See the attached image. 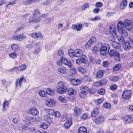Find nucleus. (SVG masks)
<instances>
[{
    "instance_id": "obj_1",
    "label": "nucleus",
    "mask_w": 133,
    "mask_h": 133,
    "mask_svg": "<svg viewBox=\"0 0 133 133\" xmlns=\"http://www.w3.org/2000/svg\"><path fill=\"white\" fill-rule=\"evenodd\" d=\"M68 54L71 57H80L82 55V51L80 49H78L74 50L70 49L68 51Z\"/></svg>"
},
{
    "instance_id": "obj_2",
    "label": "nucleus",
    "mask_w": 133,
    "mask_h": 133,
    "mask_svg": "<svg viewBox=\"0 0 133 133\" xmlns=\"http://www.w3.org/2000/svg\"><path fill=\"white\" fill-rule=\"evenodd\" d=\"M110 49V46L107 44H104L100 48V53L101 55L103 56H106L109 54Z\"/></svg>"
},
{
    "instance_id": "obj_3",
    "label": "nucleus",
    "mask_w": 133,
    "mask_h": 133,
    "mask_svg": "<svg viewBox=\"0 0 133 133\" xmlns=\"http://www.w3.org/2000/svg\"><path fill=\"white\" fill-rule=\"evenodd\" d=\"M105 118L102 115H100L92 119L93 121L96 124H101L103 122Z\"/></svg>"
},
{
    "instance_id": "obj_4",
    "label": "nucleus",
    "mask_w": 133,
    "mask_h": 133,
    "mask_svg": "<svg viewBox=\"0 0 133 133\" xmlns=\"http://www.w3.org/2000/svg\"><path fill=\"white\" fill-rule=\"evenodd\" d=\"M73 110V115L75 117H78L79 116L82 112V109L77 107H75Z\"/></svg>"
},
{
    "instance_id": "obj_5",
    "label": "nucleus",
    "mask_w": 133,
    "mask_h": 133,
    "mask_svg": "<svg viewBox=\"0 0 133 133\" xmlns=\"http://www.w3.org/2000/svg\"><path fill=\"white\" fill-rule=\"evenodd\" d=\"M81 90L80 96L82 97H84L87 94L88 91V88L87 86H82L81 87Z\"/></svg>"
},
{
    "instance_id": "obj_6",
    "label": "nucleus",
    "mask_w": 133,
    "mask_h": 133,
    "mask_svg": "<svg viewBox=\"0 0 133 133\" xmlns=\"http://www.w3.org/2000/svg\"><path fill=\"white\" fill-rule=\"evenodd\" d=\"M109 30L110 34L113 36V38L117 37L116 29L114 26H109Z\"/></svg>"
},
{
    "instance_id": "obj_7",
    "label": "nucleus",
    "mask_w": 133,
    "mask_h": 133,
    "mask_svg": "<svg viewBox=\"0 0 133 133\" xmlns=\"http://www.w3.org/2000/svg\"><path fill=\"white\" fill-rule=\"evenodd\" d=\"M26 112L27 113L34 116L37 115L39 114L38 111L35 108H30Z\"/></svg>"
},
{
    "instance_id": "obj_8",
    "label": "nucleus",
    "mask_w": 133,
    "mask_h": 133,
    "mask_svg": "<svg viewBox=\"0 0 133 133\" xmlns=\"http://www.w3.org/2000/svg\"><path fill=\"white\" fill-rule=\"evenodd\" d=\"M131 92L129 90H126L123 93L122 97L125 99H128L131 96Z\"/></svg>"
},
{
    "instance_id": "obj_9",
    "label": "nucleus",
    "mask_w": 133,
    "mask_h": 133,
    "mask_svg": "<svg viewBox=\"0 0 133 133\" xmlns=\"http://www.w3.org/2000/svg\"><path fill=\"white\" fill-rule=\"evenodd\" d=\"M124 25L126 29L130 30L131 29L132 27V24L131 21L128 19L125 20L124 21Z\"/></svg>"
},
{
    "instance_id": "obj_10",
    "label": "nucleus",
    "mask_w": 133,
    "mask_h": 133,
    "mask_svg": "<svg viewBox=\"0 0 133 133\" xmlns=\"http://www.w3.org/2000/svg\"><path fill=\"white\" fill-rule=\"evenodd\" d=\"M26 81V80L25 78L24 77H23L20 79L17 78L16 79L15 82V87H17L18 86V84H19V86L21 87L22 86V82L23 81L25 82Z\"/></svg>"
},
{
    "instance_id": "obj_11",
    "label": "nucleus",
    "mask_w": 133,
    "mask_h": 133,
    "mask_svg": "<svg viewBox=\"0 0 133 133\" xmlns=\"http://www.w3.org/2000/svg\"><path fill=\"white\" fill-rule=\"evenodd\" d=\"M41 20L39 16L38 17H30L29 19V22H33L34 23H37Z\"/></svg>"
},
{
    "instance_id": "obj_12",
    "label": "nucleus",
    "mask_w": 133,
    "mask_h": 133,
    "mask_svg": "<svg viewBox=\"0 0 133 133\" xmlns=\"http://www.w3.org/2000/svg\"><path fill=\"white\" fill-rule=\"evenodd\" d=\"M61 59L63 63H64L65 65L68 66V67H70L71 66V63L69 60H68L67 59L63 57H61Z\"/></svg>"
},
{
    "instance_id": "obj_13",
    "label": "nucleus",
    "mask_w": 133,
    "mask_h": 133,
    "mask_svg": "<svg viewBox=\"0 0 133 133\" xmlns=\"http://www.w3.org/2000/svg\"><path fill=\"white\" fill-rule=\"evenodd\" d=\"M26 36L24 35H15L13 36L12 37V39L18 41H21L23 38H25Z\"/></svg>"
},
{
    "instance_id": "obj_14",
    "label": "nucleus",
    "mask_w": 133,
    "mask_h": 133,
    "mask_svg": "<svg viewBox=\"0 0 133 133\" xmlns=\"http://www.w3.org/2000/svg\"><path fill=\"white\" fill-rule=\"evenodd\" d=\"M46 104L49 107H52L55 105L56 102L54 99H48L46 101Z\"/></svg>"
},
{
    "instance_id": "obj_15",
    "label": "nucleus",
    "mask_w": 133,
    "mask_h": 133,
    "mask_svg": "<svg viewBox=\"0 0 133 133\" xmlns=\"http://www.w3.org/2000/svg\"><path fill=\"white\" fill-rule=\"evenodd\" d=\"M102 46V43H100L94 46L92 49V51L94 53H96L97 51H100V48Z\"/></svg>"
},
{
    "instance_id": "obj_16",
    "label": "nucleus",
    "mask_w": 133,
    "mask_h": 133,
    "mask_svg": "<svg viewBox=\"0 0 133 133\" xmlns=\"http://www.w3.org/2000/svg\"><path fill=\"white\" fill-rule=\"evenodd\" d=\"M26 66L25 64L22 65H21L12 69V70L14 71V70H17L20 71H22L24 70L26 68Z\"/></svg>"
},
{
    "instance_id": "obj_17",
    "label": "nucleus",
    "mask_w": 133,
    "mask_h": 133,
    "mask_svg": "<svg viewBox=\"0 0 133 133\" xmlns=\"http://www.w3.org/2000/svg\"><path fill=\"white\" fill-rule=\"evenodd\" d=\"M123 121L126 122L127 121L129 123L133 121V115H130L127 116L123 118Z\"/></svg>"
},
{
    "instance_id": "obj_18",
    "label": "nucleus",
    "mask_w": 133,
    "mask_h": 133,
    "mask_svg": "<svg viewBox=\"0 0 133 133\" xmlns=\"http://www.w3.org/2000/svg\"><path fill=\"white\" fill-rule=\"evenodd\" d=\"M125 25L123 22L121 21H119L117 25V29L118 31L123 30L124 28Z\"/></svg>"
},
{
    "instance_id": "obj_19",
    "label": "nucleus",
    "mask_w": 133,
    "mask_h": 133,
    "mask_svg": "<svg viewBox=\"0 0 133 133\" xmlns=\"http://www.w3.org/2000/svg\"><path fill=\"white\" fill-rule=\"evenodd\" d=\"M111 40V41L113 42L112 43V45L113 47L117 49L120 48L121 47L120 44L117 42H114L115 41V39L114 38H112Z\"/></svg>"
},
{
    "instance_id": "obj_20",
    "label": "nucleus",
    "mask_w": 133,
    "mask_h": 133,
    "mask_svg": "<svg viewBox=\"0 0 133 133\" xmlns=\"http://www.w3.org/2000/svg\"><path fill=\"white\" fill-rule=\"evenodd\" d=\"M72 120L71 119H69L64 124V127L65 129L69 128L72 124Z\"/></svg>"
},
{
    "instance_id": "obj_21",
    "label": "nucleus",
    "mask_w": 133,
    "mask_h": 133,
    "mask_svg": "<svg viewBox=\"0 0 133 133\" xmlns=\"http://www.w3.org/2000/svg\"><path fill=\"white\" fill-rule=\"evenodd\" d=\"M68 88L65 87L63 88H58L57 89V91L59 94H63L68 91Z\"/></svg>"
},
{
    "instance_id": "obj_22",
    "label": "nucleus",
    "mask_w": 133,
    "mask_h": 133,
    "mask_svg": "<svg viewBox=\"0 0 133 133\" xmlns=\"http://www.w3.org/2000/svg\"><path fill=\"white\" fill-rule=\"evenodd\" d=\"M130 43L129 41L124 42L123 44V46L125 50L127 51L131 47Z\"/></svg>"
},
{
    "instance_id": "obj_23",
    "label": "nucleus",
    "mask_w": 133,
    "mask_h": 133,
    "mask_svg": "<svg viewBox=\"0 0 133 133\" xmlns=\"http://www.w3.org/2000/svg\"><path fill=\"white\" fill-rule=\"evenodd\" d=\"M70 83L74 85H77L80 83V81L79 79H72L70 81Z\"/></svg>"
},
{
    "instance_id": "obj_24",
    "label": "nucleus",
    "mask_w": 133,
    "mask_h": 133,
    "mask_svg": "<svg viewBox=\"0 0 133 133\" xmlns=\"http://www.w3.org/2000/svg\"><path fill=\"white\" fill-rule=\"evenodd\" d=\"M43 119L45 121L49 124L51 123L52 121V119L47 115H45L44 116Z\"/></svg>"
},
{
    "instance_id": "obj_25",
    "label": "nucleus",
    "mask_w": 133,
    "mask_h": 133,
    "mask_svg": "<svg viewBox=\"0 0 133 133\" xmlns=\"http://www.w3.org/2000/svg\"><path fill=\"white\" fill-rule=\"evenodd\" d=\"M99 113V110L97 108H95L91 113V116L92 117H95L97 116Z\"/></svg>"
},
{
    "instance_id": "obj_26",
    "label": "nucleus",
    "mask_w": 133,
    "mask_h": 133,
    "mask_svg": "<svg viewBox=\"0 0 133 133\" xmlns=\"http://www.w3.org/2000/svg\"><path fill=\"white\" fill-rule=\"evenodd\" d=\"M58 71L59 73L64 75L66 74L68 71L67 69L62 67L58 68Z\"/></svg>"
},
{
    "instance_id": "obj_27",
    "label": "nucleus",
    "mask_w": 133,
    "mask_h": 133,
    "mask_svg": "<svg viewBox=\"0 0 133 133\" xmlns=\"http://www.w3.org/2000/svg\"><path fill=\"white\" fill-rule=\"evenodd\" d=\"M104 74V71L103 70H100L97 73L96 76V78H100L103 76Z\"/></svg>"
},
{
    "instance_id": "obj_28",
    "label": "nucleus",
    "mask_w": 133,
    "mask_h": 133,
    "mask_svg": "<svg viewBox=\"0 0 133 133\" xmlns=\"http://www.w3.org/2000/svg\"><path fill=\"white\" fill-rule=\"evenodd\" d=\"M72 26L73 27V29H75L77 31H80L82 28V24H79L77 25H73Z\"/></svg>"
},
{
    "instance_id": "obj_29",
    "label": "nucleus",
    "mask_w": 133,
    "mask_h": 133,
    "mask_svg": "<svg viewBox=\"0 0 133 133\" xmlns=\"http://www.w3.org/2000/svg\"><path fill=\"white\" fill-rule=\"evenodd\" d=\"M127 4V0H124L121 3L120 7L121 9H124Z\"/></svg>"
},
{
    "instance_id": "obj_30",
    "label": "nucleus",
    "mask_w": 133,
    "mask_h": 133,
    "mask_svg": "<svg viewBox=\"0 0 133 133\" xmlns=\"http://www.w3.org/2000/svg\"><path fill=\"white\" fill-rule=\"evenodd\" d=\"M45 111L46 113L48 114L51 115H53L54 114V111L52 109H49L48 108H46L45 109Z\"/></svg>"
},
{
    "instance_id": "obj_31",
    "label": "nucleus",
    "mask_w": 133,
    "mask_h": 133,
    "mask_svg": "<svg viewBox=\"0 0 133 133\" xmlns=\"http://www.w3.org/2000/svg\"><path fill=\"white\" fill-rule=\"evenodd\" d=\"M87 129L84 127H81L78 129V133H87Z\"/></svg>"
},
{
    "instance_id": "obj_32",
    "label": "nucleus",
    "mask_w": 133,
    "mask_h": 133,
    "mask_svg": "<svg viewBox=\"0 0 133 133\" xmlns=\"http://www.w3.org/2000/svg\"><path fill=\"white\" fill-rule=\"evenodd\" d=\"M67 91L68 93L70 95H74L76 94V90L72 88H70L69 90H68Z\"/></svg>"
},
{
    "instance_id": "obj_33",
    "label": "nucleus",
    "mask_w": 133,
    "mask_h": 133,
    "mask_svg": "<svg viewBox=\"0 0 133 133\" xmlns=\"http://www.w3.org/2000/svg\"><path fill=\"white\" fill-rule=\"evenodd\" d=\"M120 54L118 51H116V54L114 56L115 59L117 61H119L120 60Z\"/></svg>"
},
{
    "instance_id": "obj_34",
    "label": "nucleus",
    "mask_w": 133,
    "mask_h": 133,
    "mask_svg": "<svg viewBox=\"0 0 133 133\" xmlns=\"http://www.w3.org/2000/svg\"><path fill=\"white\" fill-rule=\"evenodd\" d=\"M121 33V35L124 37H127L128 35V34L127 31L125 30H123L119 32Z\"/></svg>"
},
{
    "instance_id": "obj_35",
    "label": "nucleus",
    "mask_w": 133,
    "mask_h": 133,
    "mask_svg": "<svg viewBox=\"0 0 133 133\" xmlns=\"http://www.w3.org/2000/svg\"><path fill=\"white\" fill-rule=\"evenodd\" d=\"M116 51H115L113 49H111L110 51H109V54L110 57H114L116 54Z\"/></svg>"
},
{
    "instance_id": "obj_36",
    "label": "nucleus",
    "mask_w": 133,
    "mask_h": 133,
    "mask_svg": "<svg viewBox=\"0 0 133 133\" xmlns=\"http://www.w3.org/2000/svg\"><path fill=\"white\" fill-rule=\"evenodd\" d=\"M46 92L49 95L53 96L54 95V92L53 90L48 88L46 90Z\"/></svg>"
},
{
    "instance_id": "obj_37",
    "label": "nucleus",
    "mask_w": 133,
    "mask_h": 133,
    "mask_svg": "<svg viewBox=\"0 0 133 133\" xmlns=\"http://www.w3.org/2000/svg\"><path fill=\"white\" fill-rule=\"evenodd\" d=\"M82 57L80 58L82 63H85L87 61V57L84 55H82Z\"/></svg>"
},
{
    "instance_id": "obj_38",
    "label": "nucleus",
    "mask_w": 133,
    "mask_h": 133,
    "mask_svg": "<svg viewBox=\"0 0 133 133\" xmlns=\"http://www.w3.org/2000/svg\"><path fill=\"white\" fill-rule=\"evenodd\" d=\"M77 69L78 71L82 74H84L86 72V70L84 69L81 66H78L77 67Z\"/></svg>"
},
{
    "instance_id": "obj_39",
    "label": "nucleus",
    "mask_w": 133,
    "mask_h": 133,
    "mask_svg": "<svg viewBox=\"0 0 133 133\" xmlns=\"http://www.w3.org/2000/svg\"><path fill=\"white\" fill-rule=\"evenodd\" d=\"M41 14V12L38 9H36L33 15V17H35L36 16H38Z\"/></svg>"
},
{
    "instance_id": "obj_40",
    "label": "nucleus",
    "mask_w": 133,
    "mask_h": 133,
    "mask_svg": "<svg viewBox=\"0 0 133 133\" xmlns=\"http://www.w3.org/2000/svg\"><path fill=\"white\" fill-rule=\"evenodd\" d=\"M58 88H63L67 87L65 85V84L64 82H59L58 84Z\"/></svg>"
},
{
    "instance_id": "obj_41",
    "label": "nucleus",
    "mask_w": 133,
    "mask_h": 133,
    "mask_svg": "<svg viewBox=\"0 0 133 133\" xmlns=\"http://www.w3.org/2000/svg\"><path fill=\"white\" fill-rule=\"evenodd\" d=\"M40 127L41 128H43L44 129H46L48 128L47 124L45 123L42 122L40 124Z\"/></svg>"
},
{
    "instance_id": "obj_42",
    "label": "nucleus",
    "mask_w": 133,
    "mask_h": 133,
    "mask_svg": "<svg viewBox=\"0 0 133 133\" xmlns=\"http://www.w3.org/2000/svg\"><path fill=\"white\" fill-rule=\"evenodd\" d=\"M121 66L120 64H117L115 67H114L113 69V70L114 71H116L119 69V68H121Z\"/></svg>"
},
{
    "instance_id": "obj_43",
    "label": "nucleus",
    "mask_w": 133,
    "mask_h": 133,
    "mask_svg": "<svg viewBox=\"0 0 133 133\" xmlns=\"http://www.w3.org/2000/svg\"><path fill=\"white\" fill-rule=\"evenodd\" d=\"M89 6L88 3H86L84 4L82 7V9L84 10L87 8H89Z\"/></svg>"
},
{
    "instance_id": "obj_44",
    "label": "nucleus",
    "mask_w": 133,
    "mask_h": 133,
    "mask_svg": "<svg viewBox=\"0 0 133 133\" xmlns=\"http://www.w3.org/2000/svg\"><path fill=\"white\" fill-rule=\"evenodd\" d=\"M118 40L120 43L123 42L124 41V37L122 36H118L117 37Z\"/></svg>"
},
{
    "instance_id": "obj_45",
    "label": "nucleus",
    "mask_w": 133,
    "mask_h": 133,
    "mask_svg": "<svg viewBox=\"0 0 133 133\" xmlns=\"http://www.w3.org/2000/svg\"><path fill=\"white\" fill-rule=\"evenodd\" d=\"M9 55L10 57H11L13 59L16 58L17 57L16 54L15 53L13 52L9 54Z\"/></svg>"
},
{
    "instance_id": "obj_46",
    "label": "nucleus",
    "mask_w": 133,
    "mask_h": 133,
    "mask_svg": "<svg viewBox=\"0 0 133 133\" xmlns=\"http://www.w3.org/2000/svg\"><path fill=\"white\" fill-rule=\"evenodd\" d=\"M25 119L26 120L32 122L34 121L35 119L34 118L29 116H27L26 117Z\"/></svg>"
},
{
    "instance_id": "obj_47",
    "label": "nucleus",
    "mask_w": 133,
    "mask_h": 133,
    "mask_svg": "<svg viewBox=\"0 0 133 133\" xmlns=\"http://www.w3.org/2000/svg\"><path fill=\"white\" fill-rule=\"evenodd\" d=\"M9 102L7 101L5 102L3 104V110L5 111L6 110V108L5 106H8L9 105Z\"/></svg>"
},
{
    "instance_id": "obj_48",
    "label": "nucleus",
    "mask_w": 133,
    "mask_h": 133,
    "mask_svg": "<svg viewBox=\"0 0 133 133\" xmlns=\"http://www.w3.org/2000/svg\"><path fill=\"white\" fill-rule=\"evenodd\" d=\"M11 48L13 50L16 51L18 49L17 45L16 44H14L11 46Z\"/></svg>"
},
{
    "instance_id": "obj_49",
    "label": "nucleus",
    "mask_w": 133,
    "mask_h": 133,
    "mask_svg": "<svg viewBox=\"0 0 133 133\" xmlns=\"http://www.w3.org/2000/svg\"><path fill=\"white\" fill-rule=\"evenodd\" d=\"M2 82L3 85H5L7 86H9L10 84V83L9 82L6 81L5 79H4L1 80Z\"/></svg>"
},
{
    "instance_id": "obj_50",
    "label": "nucleus",
    "mask_w": 133,
    "mask_h": 133,
    "mask_svg": "<svg viewBox=\"0 0 133 133\" xmlns=\"http://www.w3.org/2000/svg\"><path fill=\"white\" fill-rule=\"evenodd\" d=\"M70 72L72 74H75L76 73V70L75 68H71L70 70Z\"/></svg>"
},
{
    "instance_id": "obj_51",
    "label": "nucleus",
    "mask_w": 133,
    "mask_h": 133,
    "mask_svg": "<svg viewBox=\"0 0 133 133\" xmlns=\"http://www.w3.org/2000/svg\"><path fill=\"white\" fill-rule=\"evenodd\" d=\"M110 79L112 81H116L118 79V78L117 76H112L110 77Z\"/></svg>"
},
{
    "instance_id": "obj_52",
    "label": "nucleus",
    "mask_w": 133,
    "mask_h": 133,
    "mask_svg": "<svg viewBox=\"0 0 133 133\" xmlns=\"http://www.w3.org/2000/svg\"><path fill=\"white\" fill-rule=\"evenodd\" d=\"M37 38H39L40 39H42L43 38L42 34L40 32H37Z\"/></svg>"
},
{
    "instance_id": "obj_53",
    "label": "nucleus",
    "mask_w": 133,
    "mask_h": 133,
    "mask_svg": "<svg viewBox=\"0 0 133 133\" xmlns=\"http://www.w3.org/2000/svg\"><path fill=\"white\" fill-rule=\"evenodd\" d=\"M103 106L106 109H109L111 108V105L110 104L108 103H105L104 104Z\"/></svg>"
},
{
    "instance_id": "obj_54",
    "label": "nucleus",
    "mask_w": 133,
    "mask_h": 133,
    "mask_svg": "<svg viewBox=\"0 0 133 133\" xmlns=\"http://www.w3.org/2000/svg\"><path fill=\"white\" fill-rule=\"evenodd\" d=\"M92 43L89 40L85 44V47L87 48H89L92 44Z\"/></svg>"
},
{
    "instance_id": "obj_55",
    "label": "nucleus",
    "mask_w": 133,
    "mask_h": 133,
    "mask_svg": "<svg viewBox=\"0 0 133 133\" xmlns=\"http://www.w3.org/2000/svg\"><path fill=\"white\" fill-rule=\"evenodd\" d=\"M101 19V18L99 16H96L94 18H91L90 20L93 21H96Z\"/></svg>"
},
{
    "instance_id": "obj_56",
    "label": "nucleus",
    "mask_w": 133,
    "mask_h": 133,
    "mask_svg": "<svg viewBox=\"0 0 133 133\" xmlns=\"http://www.w3.org/2000/svg\"><path fill=\"white\" fill-rule=\"evenodd\" d=\"M98 93L101 95H103L105 93V90L104 89H100L98 90Z\"/></svg>"
},
{
    "instance_id": "obj_57",
    "label": "nucleus",
    "mask_w": 133,
    "mask_h": 133,
    "mask_svg": "<svg viewBox=\"0 0 133 133\" xmlns=\"http://www.w3.org/2000/svg\"><path fill=\"white\" fill-rule=\"evenodd\" d=\"M58 99L59 101H62L63 103L65 102L66 101V98L65 97L63 98L61 96L59 97Z\"/></svg>"
},
{
    "instance_id": "obj_58",
    "label": "nucleus",
    "mask_w": 133,
    "mask_h": 133,
    "mask_svg": "<svg viewBox=\"0 0 133 133\" xmlns=\"http://www.w3.org/2000/svg\"><path fill=\"white\" fill-rule=\"evenodd\" d=\"M117 88V86L115 84H113L111 85L110 87V89L112 90H116Z\"/></svg>"
},
{
    "instance_id": "obj_59",
    "label": "nucleus",
    "mask_w": 133,
    "mask_h": 133,
    "mask_svg": "<svg viewBox=\"0 0 133 133\" xmlns=\"http://www.w3.org/2000/svg\"><path fill=\"white\" fill-rule=\"evenodd\" d=\"M58 55L59 56L61 57L63 56L64 55V52L63 51L61 50H60L58 52Z\"/></svg>"
},
{
    "instance_id": "obj_60",
    "label": "nucleus",
    "mask_w": 133,
    "mask_h": 133,
    "mask_svg": "<svg viewBox=\"0 0 133 133\" xmlns=\"http://www.w3.org/2000/svg\"><path fill=\"white\" fill-rule=\"evenodd\" d=\"M54 113L55 116L56 117L58 118L60 116L61 114L58 111H56L54 112Z\"/></svg>"
},
{
    "instance_id": "obj_61",
    "label": "nucleus",
    "mask_w": 133,
    "mask_h": 133,
    "mask_svg": "<svg viewBox=\"0 0 133 133\" xmlns=\"http://www.w3.org/2000/svg\"><path fill=\"white\" fill-rule=\"evenodd\" d=\"M88 114H87L85 113L83 114L81 117V118L83 119H86L88 116Z\"/></svg>"
},
{
    "instance_id": "obj_62",
    "label": "nucleus",
    "mask_w": 133,
    "mask_h": 133,
    "mask_svg": "<svg viewBox=\"0 0 133 133\" xmlns=\"http://www.w3.org/2000/svg\"><path fill=\"white\" fill-rule=\"evenodd\" d=\"M45 94V92L43 90L39 92V95L42 97H44Z\"/></svg>"
},
{
    "instance_id": "obj_63",
    "label": "nucleus",
    "mask_w": 133,
    "mask_h": 133,
    "mask_svg": "<svg viewBox=\"0 0 133 133\" xmlns=\"http://www.w3.org/2000/svg\"><path fill=\"white\" fill-rule=\"evenodd\" d=\"M37 32L32 33L31 34H30V36H31L32 38L36 39L37 38L36 37Z\"/></svg>"
},
{
    "instance_id": "obj_64",
    "label": "nucleus",
    "mask_w": 133,
    "mask_h": 133,
    "mask_svg": "<svg viewBox=\"0 0 133 133\" xmlns=\"http://www.w3.org/2000/svg\"><path fill=\"white\" fill-rule=\"evenodd\" d=\"M129 42L130 43V45H131V47H133V39L130 38H129Z\"/></svg>"
}]
</instances>
